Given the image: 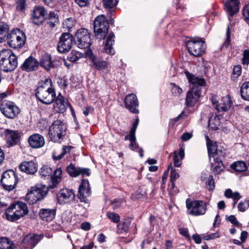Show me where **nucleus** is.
I'll return each instance as SVG.
<instances>
[{
    "label": "nucleus",
    "mask_w": 249,
    "mask_h": 249,
    "mask_svg": "<svg viewBox=\"0 0 249 249\" xmlns=\"http://www.w3.org/2000/svg\"><path fill=\"white\" fill-rule=\"evenodd\" d=\"M119 0H103V5L107 9H111L115 7L118 3Z\"/></svg>",
    "instance_id": "de8ad7c7"
},
{
    "label": "nucleus",
    "mask_w": 249,
    "mask_h": 249,
    "mask_svg": "<svg viewBox=\"0 0 249 249\" xmlns=\"http://www.w3.org/2000/svg\"><path fill=\"white\" fill-rule=\"evenodd\" d=\"M18 181V178L15 171L13 170H8L4 171L1 178L0 183L2 188L8 191H11L15 188Z\"/></svg>",
    "instance_id": "0eeeda50"
},
{
    "label": "nucleus",
    "mask_w": 249,
    "mask_h": 249,
    "mask_svg": "<svg viewBox=\"0 0 249 249\" xmlns=\"http://www.w3.org/2000/svg\"><path fill=\"white\" fill-rule=\"evenodd\" d=\"M42 236L37 234L29 233L22 240V247L24 249H33L40 241Z\"/></svg>",
    "instance_id": "a211bd4d"
},
{
    "label": "nucleus",
    "mask_w": 249,
    "mask_h": 249,
    "mask_svg": "<svg viewBox=\"0 0 249 249\" xmlns=\"http://www.w3.org/2000/svg\"><path fill=\"white\" fill-rule=\"evenodd\" d=\"M172 85V92L176 96L180 95L182 93V89L175 84H171Z\"/></svg>",
    "instance_id": "bf43d9fd"
},
{
    "label": "nucleus",
    "mask_w": 249,
    "mask_h": 249,
    "mask_svg": "<svg viewBox=\"0 0 249 249\" xmlns=\"http://www.w3.org/2000/svg\"><path fill=\"white\" fill-rule=\"evenodd\" d=\"M51 177V184H50L49 186V188L53 189L56 187L57 184L60 182L61 179V177H55L54 176Z\"/></svg>",
    "instance_id": "603ef678"
},
{
    "label": "nucleus",
    "mask_w": 249,
    "mask_h": 249,
    "mask_svg": "<svg viewBox=\"0 0 249 249\" xmlns=\"http://www.w3.org/2000/svg\"><path fill=\"white\" fill-rule=\"evenodd\" d=\"M242 67L240 65L234 66L231 75V79L232 81H235L241 74Z\"/></svg>",
    "instance_id": "a18cd8bd"
},
{
    "label": "nucleus",
    "mask_w": 249,
    "mask_h": 249,
    "mask_svg": "<svg viewBox=\"0 0 249 249\" xmlns=\"http://www.w3.org/2000/svg\"><path fill=\"white\" fill-rule=\"evenodd\" d=\"M124 105L126 108L131 112L135 114L139 113V102L135 94L131 93L127 95L124 99Z\"/></svg>",
    "instance_id": "6ab92c4d"
},
{
    "label": "nucleus",
    "mask_w": 249,
    "mask_h": 249,
    "mask_svg": "<svg viewBox=\"0 0 249 249\" xmlns=\"http://www.w3.org/2000/svg\"><path fill=\"white\" fill-rule=\"evenodd\" d=\"M83 56L82 53L77 51H72L68 56V59L72 62H75Z\"/></svg>",
    "instance_id": "37998d69"
},
{
    "label": "nucleus",
    "mask_w": 249,
    "mask_h": 249,
    "mask_svg": "<svg viewBox=\"0 0 249 249\" xmlns=\"http://www.w3.org/2000/svg\"><path fill=\"white\" fill-rule=\"evenodd\" d=\"M186 207L188 210L191 209L188 213L189 214L197 216L205 213L207 207L205 203L202 200L192 201L187 198L186 201Z\"/></svg>",
    "instance_id": "1a4fd4ad"
},
{
    "label": "nucleus",
    "mask_w": 249,
    "mask_h": 249,
    "mask_svg": "<svg viewBox=\"0 0 249 249\" xmlns=\"http://www.w3.org/2000/svg\"><path fill=\"white\" fill-rule=\"evenodd\" d=\"M138 125H132L129 134L124 137V140H129L130 142L135 141L136 140L135 133Z\"/></svg>",
    "instance_id": "49530a36"
},
{
    "label": "nucleus",
    "mask_w": 249,
    "mask_h": 249,
    "mask_svg": "<svg viewBox=\"0 0 249 249\" xmlns=\"http://www.w3.org/2000/svg\"><path fill=\"white\" fill-rule=\"evenodd\" d=\"M208 119V124L209 125H210L211 124H214L218 123V121L219 120V117L215 115L213 117H213H210V116H209L207 117Z\"/></svg>",
    "instance_id": "69168bd1"
},
{
    "label": "nucleus",
    "mask_w": 249,
    "mask_h": 249,
    "mask_svg": "<svg viewBox=\"0 0 249 249\" xmlns=\"http://www.w3.org/2000/svg\"><path fill=\"white\" fill-rule=\"evenodd\" d=\"M173 160L175 166L178 167L181 165V161L178 159L176 151L174 152Z\"/></svg>",
    "instance_id": "0e129e2a"
},
{
    "label": "nucleus",
    "mask_w": 249,
    "mask_h": 249,
    "mask_svg": "<svg viewBox=\"0 0 249 249\" xmlns=\"http://www.w3.org/2000/svg\"><path fill=\"white\" fill-rule=\"evenodd\" d=\"M66 125H51L49 130L50 138L55 142L61 143L66 135Z\"/></svg>",
    "instance_id": "ddd939ff"
},
{
    "label": "nucleus",
    "mask_w": 249,
    "mask_h": 249,
    "mask_svg": "<svg viewBox=\"0 0 249 249\" xmlns=\"http://www.w3.org/2000/svg\"><path fill=\"white\" fill-rule=\"evenodd\" d=\"M207 130L208 131L210 135H212L213 132L214 131H217L219 132V131H223L222 127L221 128L217 127L216 125H208Z\"/></svg>",
    "instance_id": "4d7b16f0"
},
{
    "label": "nucleus",
    "mask_w": 249,
    "mask_h": 249,
    "mask_svg": "<svg viewBox=\"0 0 249 249\" xmlns=\"http://www.w3.org/2000/svg\"><path fill=\"white\" fill-rule=\"evenodd\" d=\"M55 103L53 105V108L58 113H63L66 110L68 102L65 101V98L61 93H59L57 97L55 96Z\"/></svg>",
    "instance_id": "cd10ccee"
},
{
    "label": "nucleus",
    "mask_w": 249,
    "mask_h": 249,
    "mask_svg": "<svg viewBox=\"0 0 249 249\" xmlns=\"http://www.w3.org/2000/svg\"><path fill=\"white\" fill-rule=\"evenodd\" d=\"M40 65L47 71H49L51 68H54L58 65V62L51 59V56L50 54L45 53L42 55L40 60Z\"/></svg>",
    "instance_id": "c85d7f7f"
},
{
    "label": "nucleus",
    "mask_w": 249,
    "mask_h": 249,
    "mask_svg": "<svg viewBox=\"0 0 249 249\" xmlns=\"http://www.w3.org/2000/svg\"><path fill=\"white\" fill-rule=\"evenodd\" d=\"M51 80L46 79L45 83L36 89V95L38 100L44 104L50 105L55 99L54 89L51 87Z\"/></svg>",
    "instance_id": "f03ea898"
},
{
    "label": "nucleus",
    "mask_w": 249,
    "mask_h": 249,
    "mask_svg": "<svg viewBox=\"0 0 249 249\" xmlns=\"http://www.w3.org/2000/svg\"><path fill=\"white\" fill-rule=\"evenodd\" d=\"M239 4V0H226L224 6L230 20H231V18L238 12Z\"/></svg>",
    "instance_id": "b1692460"
},
{
    "label": "nucleus",
    "mask_w": 249,
    "mask_h": 249,
    "mask_svg": "<svg viewBox=\"0 0 249 249\" xmlns=\"http://www.w3.org/2000/svg\"><path fill=\"white\" fill-rule=\"evenodd\" d=\"M201 93V88L192 87L188 91L186 97V105L192 107L198 101Z\"/></svg>",
    "instance_id": "dca6fc26"
},
{
    "label": "nucleus",
    "mask_w": 249,
    "mask_h": 249,
    "mask_svg": "<svg viewBox=\"0 0 249 249\" xmlns=\"http://www.w3.org/2000/svg\"><path fill=\"white\" fill-rule=\"evenodd\" d=\"M0 110L3 115L10 119H13L20 112L19 108L14 102L4 101L0 105Z\"/></svg>",
    "instance_id": "9b49d317"
},
{
    "label": "nucleus",
    "mask_w": 249,
    "mask_h": 249,
    "mask_svg": "<svg viewBox=\"0 0 249 249\" xmlns=\"http://www.w3.org/2000/svg\"><path fill=\"white\" fill-rule=\"evenodd\" d=\"M242 14L245 19L249 22V4L244 7L242 10Z\"/></svg>",
    "instance_id": "052dcab7"
},
{
    "label": "nucleus",
    "mask_w": 249,
    "mask_h": 249,
    "mask_svg": "<svg viewBox=\"0 0 249 249\" xmlns=\"http://www.w3.org/2000/svg\"><path fill=\"white\" fill-rule=\"evenodd\" d=\"M26 5V0H18L17 2V9L22 11L24 9Z\"/></svg>",
    "instance_id": "680f3d73"
},
{
    "label": "nucleus",
    "mask_w": 249,
    "mask_h": 249,
    "mask_svg": "<svg viewBox=\"0 0 249 249\" xmlns=\"http://www.w3.org/2000/svg\"><path fill=\"white\" fill-rule=\"evenodd\" d=\"M212 102L213 105H216L215 108L219 112L227 111L231 106V101L229 95L222 97L219 103L214 99H213Z\"/></svg>",
    "instance_id": "393cba45"
},
{
    "label": "nucleus",
    "mask_w": 249,
    "mask_h": 249,
    "mask_svg": "<svg viewBox=\"0 0 249 249\" xmlns=\"http://www.w3.org/2000/svg\"><path fill=\"white\" fill-rule=\"evenodd\" d=\"M169 167H170L171 170L170 184L169 185L168 190L170 193L173 194H176L178 191L177 188H175V180L179 177V175L173 167L172 163L170 164Z\"/></svg>",
    "instance_id": "c756f323"
},
{
    "label": "nucleus",
    "mask_w": 249,
    "mask_h": 249,
    "mask_svg": "<svg viewBox=\"0 0 249 249\" xmlns=\"http://www.w3.org/2000/svg\"><path fill=\"white\" fill-rule=\"evenodd\" d=\"M49 189L48 186L42 185L32 187L31 190L26 194V198L30 204L36 203L44 199L47 196Z\"/></svg>",
    "instance_id": "39448f33"
},
{
    "label": "nucleus",
    "mask_w": 249,
    "mask_h": 249,
    "mask_svg": "<svg viewBox=\"0 0 249 249\" xmlns=\"http://www.w3.org/2000/svg\"><path fill=\"white\" fill-rule=\"evenodd\" d=\"M226 220L229 221L232 224L236 227H240L241 224L239 223L234 215H231L228 217L226 216Z\"/></svg>",
    "instance_id": "5fc2aeb1"
},
{
    "label": "nucleus",
    "mask_w": 249,
    "mask_h": 249,
    "mask_svg": "<svg viewBox=\"0 0 249 249\" xmlns=\"http://www.w3.org/2000/svg\"><path fill=\"white\" fill-rule=\"evenodd\" d=\"M115 36L112 32L110 33L107 36L105 46L104 52L110 55H113L115 53V50L113 47L114 43Z\"/></svg>",
    "instance_id": "473e14b6"
},
{
    "label": "nucleus",
    "mask_w": 249,
    "mask_h": 249,
    "mask_svg": "<svg viewBox=\"0 0 249 249\" xmlns=\"http://www.w3.org/2000/svg\"><path fill=\"white\" fill-rule=\"evenodd\" d=\"M74 38L69 33H63L59 37L57 45V49L59 53H65L71 48Z\"/></svg>",
    "instance_id": "f8f14e48"
},
{
    "label": "nucleus",
    "mask_w": 249,
    "mask_h": 249,
    "mask_svg": "<svg viewBox=\"0 0 249 249\" xmlns=\"http://www.w3.org/2000/svg\"><path fill=\"white\" fill-rule=\"evenodd\" d=\"M107 215V217L113 223H117L120 221V217L117 213L113 212H108Z\"/></svg>",
    "instance_id": "8fccbe9b"
},
{
    "label": "nucleus",
    "mask_w": 249,
    "mask_h": 249,
    "mask_svg": "<svg viewBox=\"0 0 249 249\" xmlns=\"http://www.w3.org/2000/svg\"><path fill=\"white\" fill-rule=\"evenodd\" d=\"M75 21L72 18H67L63 22V28L70 31L74 26Z\"/></svg>",
    "instance_id": "c03bdc74"
},
{
    "label": "nucleus",
    "mask_w": 249,
    "mask_h": 249,
    "mask_svg": "<svg viewBox=\"0 0 249 249\" xmlns=\"http://www.w3.org/2000/svg\"><path fill=\"white\" fill-rule=\"evenodd\" d=\"M53 170L47 165H43L39 170V174L41 178L51 177L52 175Z\"/></svg>",
    "instance_id": "ea45409f"
},
{
    "label": "nucleus",
    "mask_w": 249,
    "mask_h": 249,
    "mask_svg": "<svg viewBox=\"0 0 249 249\" xmlns=\"http://www.w3.org/2000/svg\"><path fill=\"white\" fill-rule=\"evenodd\" d=\"M18 168L19 170L27 175H35L38 169V164L35 160L23 161L21 162Z\"/></svg>",
    "instance_id": "412c9836"
},
{
    "label": "nucleus",
    "mask_w": 249,
    "mask_h": 249,
    "mask_svg": "<svg viewBox=\"0 0 249 249\" xmlns=\"http://www.w3.org/2000/svg\"><path fill=\"white\" fill-rule=\"evenodd\" d=\"M9 27L8 25L4 22H0V43L5 40L7 38V36Z\"/></svg>",
    "instance_id": "c9c22d12"
},
{
    "label": "nucleus",
    "mask_w": 249,
    "mask_h": 249,
    "mask_svg": "<svg viewBox=\"0 0 249 249\" xmlns=\"http://www.w3.org/2000/svg\"><path fill=\"white\" fill-rule=\"evenodd\" d=\"M249 207V200H246L244 202L239 203L237 208L240 212H245Z\"/></svg>",
    "instance_id": "3c124183"
},
{
    "label": "nucleus",
    "mask_w": 249,
    "mask_h": 249,
    "mask_svg": "<svg viewBox=\"0 0 249 249\" xmlns=\"http://www.w3.org/2000/svg\"><path fill=\"white\" fill-rule=\"evenodd\" d=\"M129 148L133 151H137L139 150L138 152L139 153L140 156L141 158L143 157V150L142 147H139L136 140L135 141L130 142V144L128 145Z\"/></svg>",
    "instance_id": "79ce46f5"
},
{
    "label": "nucleus",
    "mask_w": 249,
    "mask_h": 249,
    "mask_svg": "<svg viewBox=\"0 0 249 249\" xmlns=\"http://www.w3.org/2000/svg\"><path fill=\"white\" fill-rule=\"evenodd\" d=\"M28 142L30 146L33 148H40L45 144L44 137L37 133L34 134L29 136Z\"/></svg>",
    "instance_id": "a878e982"
},
{
    "label": "nucleus",
    "mask_w": 249,
    "mask_h": 249,
    "mask_svg": "<svg viewBox=\"0 0 249 249\" xmlns=\"http://www.w3.org/2000/svg\"><path fill=\"white\" fill-rule=\"evenodd\" d=\"M78 176L81 175L83 177L85 176L89 177L91 174V170L88 168H82L79 167Z\"/></svg>",
    "instance_id": "864d4df0"
},
{
    "label": "nucleus",
    "mask_w": 249,
    "mask_h": 249,
    "mask_svg": "<svg viewBox=\"0 0 249 249\" xmlns=\"http://www.w3.org/2000/svg\"><path fill=\"white\" fill-rule=\"evenodd\" d=\"M226 36L227 38L225 41V42L223 44V47H225L226 48H227L230 44V28L228 27L226 31Z\"/></svg>",
    "instance_id": "e2e57ef3"
},
{
    "label": "nucleus",
    "mask_w": 249,
    "mask_h": 249,
    "mask_svg": "<svg viewBox=\"0 0 249 249\" xmlns=\"http://www.w3.org/2000/svg\"><path fill=\"white\" fill-rule=\"evenodd\" d=\"M242 98L247 101H249V82H244L240 89Z\"/></svg>",
    "instance_id": "4c0bfd02"
},
{
    "label": "nucleus",
    "mask_w": 249,
    "mask_h": 249,
    "mask_svg": "<svg viewBox=\"0 0 249 249\" xmlns=\"http://www.w3.org/2000/svg\"><path fill=\"white\" fill-rule=\"evenodd\" d=\"M206 187L209 191H212L214 189L215 183L212 175H210L206 182Z\"/></svg>",
    "instance_id": "09e8293b"
},
{
    "label": "nucleus",
    "mask_w": 249,
    "mask_h": 249,
    "mask_svg": "<svg viewBox=\"0 0 249 249\" xmlns=\"http://www.w3.org/2000/svg\"><path fill=\"white\" fill-rule=\"evenodd\" d=\"M109 24L104 15L96 17L94 22V32L96 39L101 41L106 37L108 31Z\"/></svg>",
    "instance_id": "20e7f679"
},
{
    "label": "nucleus",
    "mask_w": 249,
    "mask_h": 249,
    "mask_svg": "<svg viewBox=\"0 0 249 249\" xmlns=\"http://www.w3.org/2000/svg\"><path fill=\"white\" fill-rule=\"evenodd\" d=\"M193 136L191 133L185 132L181 136V139L182 141L185 142L190 140Z\"/></svg>",
    "instance_id": "774afa93"
},
{
    "label": "nucleus",
    "mask_w": 249,
    "mask_h": 249,
    "mask_svg": "<svg viewBox=\"0 0 249 249\" xmlns=\"http://www.w3.org/2000/svg\"><path fill=\"white\" fill-rule=\"evenodd\" d=\"M205 137L206 141V144L207 146V149L209 150V149L211 148V147L214 144V142L211 140L209 137L208 136L207 134H205Z\"/></svg>",
    "instance_id": "338daca9"
},
{
    "label": "nucleus",
    "mask_w": 249,
    "mask_h": 249,
    "mask_svg": "<svg viewBox=\"0 0 249 249\" xmlns=\"http://www.w3.org/2000/svg\"><path fill=\"white\" fill-rule=\"evenodd\" d=\"M185 73L189 83L193 85V87L200 88L201 86L205 85L206 82L204 78L190 73L188 71H185Z\"/></svg>",
    "instance_id": "2f4dec72"
},
{
    "label": "nucleus",
    "mask_w": 249,
    "mask_h": 249,
    "mask_svg": "<svg viewBox=\"0 0 249 249\" xmlns=\"http://www.w3.org/2000/svg\"><path fill=\"white\" fill-rule=\"evenodd\" d=\"M201 93V88L192 87L188 91L186 97V105L192 107L198 101Z\"/></svg>",
    "instance_id": "f3484780"
},
{
    "label": "nucleus",
    "mask_w": 249,
    "mask_h": 249,
    "mask_svg": "<svg viewBox=\"0 0 249 249\" xmlns=\"http://www.w3.org/2000/svg\"><path fill=\"white\" fill-rule=\"evenodd\" d=\"M242 64L248 65L249 64V50H245L243 54Z\"/></svg>",
    "instance_id": "6e6d98bb"
},
{
    "label": "nucleus",
    "mask_w": 249,
    "mask_h": 249,
    "mask_svg": "<svg viewBox=\"0 0 249 249\" xmlns=\"http://www.w3.org/2000/svg\"><path fill=\"white\" fill-rule=\"evenodd\" d=\"M17 57L9 49L0 52V69L4 71H14L17 67Z\"/></svg>",
    "instance_id": "7ed1b4c3"
},
{
    "label": "nucleus",
    "mask_w": 249,
    "mask_h": 249,
    "mask_svg": "<svg viewBox=\"0 0 249 249\" xmlns=\"http://www.w3.org/2000/svg\"><path fill=\"white\" fill-rule=\"evenodd\" d=\"M231 167L238 172H245L247 170V164L243 161H238L231 164Z\"/></svg>",
    "instance_id": "e433bc0d"
},
{
    "label": "nucleus",
    "mask_w": 249,
    "mask_h": 249,
    "mask_svg": "<svg viewBox=\"0 0 249 249\" xmlns=\"http://www.w3.org/2000/svg\"><path fill=\"white\" fill-rule=\"evenodd\" d=\"M75 43L81 49L88 48L91 42L90 34L88 30L85 28L78 30L75 34Z\"/></svg>",
    "instance_id": "9d476101"
},
{
    "label": "nucleus",
    "mask_w": 249,
    "mask_h": 249,
    "mask_svg": "<svg viewBox=\"0 0 249 249\" xmlns=\"http://www.w3.org/2000/svg\"><path fill=\"white\" fill-rule=\"evenodd\" d=\"M75 195L72 190L63 189L57 195L58 202L60 204H64L74 200Z\"/></svg>",
    "instance_id": "aec40b11"
},
{
    "label": "nucleus",
    "mask_w": 249,
    "mask_h": 249,
    "mask_svg": "<svg viewBox=\"0 0 249 249\" xmlns=\"http://www.w3.org/2000/svg\"><path fill=\"white\" fill-rule=\"evenodd\" d=\"M12 242L9 238L5 237H0V249H13Z\"/></svg>",
    "instance_id": "a19ab883"
},
{
    "label": "nucleus",
    "mask_w": 249,
    "mask_h": 249,
    "mask_svg": "<svg viewBox=\"0 0 249 249\" xmlns=\"http://www.w3.org/2000/svg\"><path fill=\"white\" fill-rule=\"evenodd\" d=\"M208 152L209 158L213 157L214 160H223L226 156L225 149L223 147H218L216 142H214V144L208 150Z\"/></svg>",
    "instance_id": "5701e85b"
},
{
    "label": "nucleus",
    "mask_w": 249,
    "mask_h": 249,
    "mask_svg": "<svg viewBox=\"0 0 249 249\" xmlns=\"http://www.w3.org/2000/svg\"><path fill=\"white\" fill-rule=\"evenodd\" d=\"M47 11L45 8L41 6L34 7L32 17L33 23L36 25H40L46 19Z\"/></svg>",
    "instance_id": "4be33fe9"
},
{
    "label": "nucleus",
    "mask_w": 249,
    "mask_h": 249,
    "mask_svg": "<svg viewBox=\"0 0 249 249\" xmlns=\"http://www.w3.org/2000/svg\"><path fill=\"white\" fill-rule=\"evenodd\" d=\"M38 66L37 61L34 57L30 56L22 64L21 68L23 71H31L36 70Z\"/></svg>",
    "instance_id": "7c9ffc66"
},
{
    "label": "nucleus",
    "mask_w": 249,
    "mask_h": 249,
    "mask_svg": "<svg viewBox=\"0 0 249 249\" xmlns=\"http://www.w3.org/2000/svg\"><path fill=\"white\" fill-rule=\"evenodd\" d=\"M90 58L91 60L93 65L97 70H103L107 68V63L106 61L101 60L94 55H91Z\"/></svg>",
    "instance_id": "72a5a7b5"
},
{
    "label": "nucleus",
    "mask_w": 249,
    "mask_h": 249,
    "mask_svg": "<svg viewBox=\"0 0 249 249\" xmlns=\"http://www.w3.org/2000/svg\"><path fill=\"white\" fill-rule=\"evenodd\" d=\"M56 213V209L42 208L39 210L38 216L42 220L49 222L55 218Z\"/></svg>",
    "instance_id": "bb28decb"
},
{
    "label": "nucleus",
    "mask_w": 249,
    "mask_h": 249,
    "mask_svg": "<svg viewBox=\"0 0 249 249\" xmlns=\"http://www.w3.org/2000/svg\"><path fill=\"white\" fill-rule=\"evenodd\" d=\"M8 44L12 48L22 47L25 43L26 36L24 32L18 29L13 30L7 36Z\"/></svg>",
    "instance_id": "6e6552de"
},
{
    "label": "nucleus",
    "mask_w": 249,
    "mask_h": 249,
    "mask_svg": "<svg viewBox=\"0 0 249 249\" xmlns=\"http://www.w3.org/2000/svg\"><path fill=\"white\" fill-rule=\"evenodd\" d=\"M91 189L89 181L87 179H82L79 186L77 197L80 202L88 203L87 197L91 194Z\"/></svg>",
    "instance_id": "4468645a"
},
{
    "label": "nucleus",
    "mask_w": 249,
    "mask_h": 249,
    "mask_svg": "<svg viewBox=\"0 0 249 249\" xmlns=\"http://www.w3.org/2000/svg\"><path fill=\"white\" fill-rule=\"evenodd\" d=\"M123 200L121 198H116L113 200L111 203L113 209L115 210L121 206V204L123 203Z\"/></svg>",
    "instance_id": "13d9d810"
},
{
    "label": "nucleus",
    "mask_w": 249,
    "mask_h": 249,
    "mask_svg": "<svg viewBox=\"0 0 249 249\" xmlns=\"http://www.w3.org/2000/svg\"><path fill=\"white\" fill-rule=\"evenodd\" d=\"M4 135L8 147L14 146L20 142L21 132L19 131L6 129L4 131Z\"/></svg>",
    "instance_id": "2eb2a0df"
},
{
    "label": "nucleus",
    "mask_w": 249,
    "mask_h": 249,
    "mask_svg": "<svg viewBox=\"0 0 249 249\" xmlns=\"http://www.w3.org/2000/svg\"><path fill=\"white\" fill-rule=\"evenodd\" d=\"M29 212L27 204L21 201L14 202L6 209L5 215L7 220L15 222L27 215Z\"/></svg>",
    "instance_id": "f257e3e1"
},
{
    "label": "nucleus",
    "mask_w": 249,
    "mask_h": 249,
    "mask_svg": "<svg viewBox=\"0 0 249 249\" xmlns=\"http://www.w3.org/2000/svg\"><path fill=\"white\" fill-rule=\"evenodd\" d=\"M214 162L211 163V170L214 175H218L224 168L223 164V160H214Z\"/></svg>",
    "instance_id": "f704fd0d"
},
{
    "label": "nucleus",
    "mask_w": 249,
    "mask_h": 249,
    "mask_svg": "<svg viewBox=\"0 0 249 249\" xmlns=\"http://www.w3.org/2000/svg\"><path fill=\"white\" fill-rule=\"evenodd\" d=\"M186 45L189 53L196 57L201 56L206 48L205 42L199 38L188 40Z\"/></svg>",
    "instance_id": "423d86ee"
},
{
    "label": "nucleus",
    "mask_w": 249,
    "mask_h": 249,
    "mask_svg": "<svg viewBox=\"0 0 249 249\" xmlns=\"http://www.w3.org/2000/svg\"><path fill=\"white\" fill-rule=\"evenodd\" d=\"M79 167H76L71 163L66 167V171L69 176L72 178H76L78 176V171Z\"/></svg>",
    "instance_id": "58836bf2"
}]
</instances>
